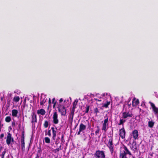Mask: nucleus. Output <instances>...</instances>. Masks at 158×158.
Returning a JSON list of instances; mask_svg holds the SVG:
<instances>
[{"instance_id": "e433bc0d", "label": "nucleus", "mask_w": 158, "mask_h": 158, "mask_svg": "<svg viewBox=\"0 0 158 158\" xmlns=\"http://www.w3.org/2000/svg\"><path fill=\"white\" fill-rule=\"evenodd\" d=\"M47 135L49 136L50 137L51 136V130H49L48 131L47 133Z\"/></svg>"}, {"instance_id": "4c0bfd02", "label": "nucleus", "mask_w": 158, "mask_h": 158, "mask_svg": "<svg viewBox=\"0 0 158 158\" xmlns=\"http://www.w3.org/2000/svg\"><path fill=\"white\" fill-rule=\"evenodd\" d=\"M73 115H71L69 114V118L70 120H71L72 121L73 120Z\"/></svg>"}, {"instance_id": "a211bd4d", "label": "nucleus", "mask_w": 158, "mask_h": 158, "mask_svg": "<svg viewBox=\"0 0 158 158\" xmlns=\"http://www.w3.org/2000/svg\"><path fill=\"white\" fill-rule=\"evenodd\" d=\"M154 123V122L152 121H149L148 122V126L150 128H152L153 127Z\"/></svg>"}, {"instance_id": "6e6552de", "label": "nucleus", "mask_w": 158, "mask_h": 158, "mask_svg": "<svg viewBox=\"0 0 158 158\" xmlns=\"http://www.w3.org/2000/svg\"><path fill=\"white\" fill-rule=\"evenodd\" d=\"M133 138L135 139H138L139 133L138 131L137 130H134L132 133Z\"/></svg>"}, {"instance_id": "c03bdc74", "label": "nucleus", "mask_w": 158, "mask_h": 158, "mask_svg": "<svg viewBox=\"0 0 158 158\" xmlns=\"http://www.w3.org/2000/svg\"><path fill=\"white\" fill-rule=\"evenodd\" d=\"M56 135H52V139L53 140H55V139H56Z\"/></svg>"}, {"instance_id": "3c124183", "label": "nucleus", "mask_w": 158, "mask_h": 158, "mask_svg": "<svg viewBox=\"0 0 158 158\" xmlns=\"http://www.w3.org/2000/svg\"><path fill=\"white\" fill-rule=\"evenodd\" d=\"M48 102L49 103H51V99L50 98H49V99Z\"/></svg>"}, {"instance_id": "c9c22d12", "label": "nucleus", "mask_w": 158, "mask_h": 158, "mask_svg": "<svg viewBox=\"0 0 158 158\" xmlns=\"http://www.w3.org/2000/svg\"><path fill=\"white\" fill-rule=\"evenodd\" d=\"M132 148H133V150H134L135 151L137 150V147L136 144V143H135V145L132 147Z\"/></svg>"}, {"instance_id": "bf43d9fd", "label": "nucleus", "mask_w": 158, "mask_h": 158, "mask_svg": "<svg viewBox=\"0 0 158 158\" xmlns=\"http://www.w3.org/2000/svg\"><path fill=\"white\" fill-rule=\"evenodd\" d=\"M140 158V157H139V158Z\"/></svg>"}, {"instance_id": "f257e3e1", "label": "nucleus", "mask_w": 158, "mask_h": 158, "mask_svg": "<svg viewBox=\"0 0 158 158\" xmlns=\"http://www.w3.org/2000/svg\"><path fill=\"white\" fill-rule=\"evenodd\" d=\"M127 154L129 155H131V153L129 151L127 148L123 145L120 148V158H127L126 155Z\"/></svg>"}, {"instance_id": "37998d69", "label": "nucleus", "mask_w": 158, "mask_h": 158, "mask_svg": "<svg viewBox=\"0 0 158 158\" xmlns=\"http://www.w3.org/2000/svg\"><path fill=\"white\" fill-rule=\"evenodd\" d=\"M139 103V100L138 99H137V100H136L135 102L136 105H137Z\"/></svg>"}, {"instance_id": "a18cd8bd", "label": "nucleus", "mask_w": 158, "mask_h": 158, "mask_svg": "<svg viewBox=\"0 0 158 158\" xmlns=\"http://www.w3.org/2000/svg\"><path fill=\"white\" fill-rule=\"evenodd\" d=\"M4 136V134L2 133V134H1L0 136V138L2 139V138H3Z\"/></svg>"}, {"instance_id": "4be33fe9", "label": "nucleus", "mask_w": 158, "mask_h": 158, "mask_svg": "<svg viewBox=\"0 0 158 158\" xmlns=\"http://www.w3.org/2000/svg\"><path fill=\"white\" fill-rule=\"evenodd\" d=\"M46 100H45L44 98H42V97L40 98V105H43L46 102Z\"/></svg>"}, {"instance_id": "6ab92c4d", "label": "nucleus", "mask_w": 158, "mask_h": 158, "mask_svg": "<svg viewBox=\"0 0 158 158\" xmlns=\"http://www.w3.org/2000/svg\"><path fill=\"white\" fill-rule=\"evenodd\" d=\"M78 102V100L77 99L75 100L73 103V109H75L77 108L76 106L77 105Z\"/></svg>"}, {"instance_id": "1a4fd4ad", "label": "nucleus", "mask_w": 158, "mask_h": 158, "mask_svg": "<svg viewBox=\"0 0 158 158\" xmlns=\"http://www.w3.org/2000/svg\"><path fill=\"white\" fill-rule=\"evenodd\" d=\"M86 126L82 123H81L79 126V131L77 133V135H79L81 131H84L86 128Z\"/></svg>"}, {"instance_id": "aec40b11", "label": "nucleus", "mask_w": 158, "mask_h": 158, "mask_svg": "<svg viewBox=\"0 0 158 158\" xmlns=\"http://www.w3.org/2000/svg\"><path fill=\"white\" fill-rule=\"evenodd\" d=\"M62 146L60 145L58 148H57L54 150L53 152L55 153H56L59 152L60 150H62Z\"/></svg>"}, {"instance_id": "58836bf2", "label": "nucleus", "mask_w": 158, "mask_h": 158, "mask_svg": "<svg viewBox=\"0 0 158 158\" xmlns=\"http://www.w3.org/2000/svg\"><path fill=\"white\" fill-rule=\"evenodd\" d=\"M153 154L151 153L149 155L148 158H153Z\"/></svg>"}, {"instance_id": "2eb2a0df", "label": "nucleus", "mask_w": 158, "mask_h": 158, "mask_svg": "<svg viewBox=\"0 0 158 158\" xmlns=\"http://www.w3.org/2000/svg\"><path fill=\"white\" fill-rule=\"evenodd\" d=\"M18 112V110H16L14 109L12 110V115L14 117H17Z\"/></svg>"}, {"instance_id": "412c9836", "label": "nucleus", "mask_w": 158, "mask_h": 158, "mask_svg": "<svg viewBox=\"0 0 158 158\" xmlns=\"http://www.w3.org/2000/svg\"><path fill=\"white\" fill-rule=\"evenodd\" d=\"M110 104V102H106L102 106V107H105L107 108L108 106Z\"/></svg>"}, {"instance_id": "ddd939ff", "label": "nucleus", "mask_w": 158, "mask_h": 158, "mask_svg": "<svg viewBox=\"0 0 158 158\" xmlns=\"http://www.w3.org/2000/svg\"><path fill=\"white\" fill-rule=\"evenodd\" d=\"M37 116L36 114L33 113L32 115V120L31 121V123H34L35 124V123L37 122Z\"/></svg>"}, {"instance_id": "cd10ccee", "label": "nucleus", "mask_w": 158, "mask_h": 158, "mask_svg": "<svg viewBox=\"0 0 158 158\" xmlns=\"http://www.w3.org/2000/svg\"><path fill=\"white\" fill-rule=\"evenodd\" d=\"M89 106L88 105H86V110L85 111V113H88L89 111Z\"/></svg>"}, {"instance_id": "79ce46f5", "label": "nucleus", "mask_w": 158, "mask_h": 158, "mask_svg": "<svg viewBox=\"0 0 158 158\" xmlns=\"http://www.w3.org/2000/svg\"><path fill=\"white\" fill-rule=\"evenodd\" d=\"M12 125L13 127H15V122L14 121L12 122Z\"/></svg>"}, {"instance_id": "7c9ffc66", "label": "nucleus", "mask_w": 158, "mask_h": 158, "mask_svg": "<svg viewBox=\"0 0 158 158\" xmlns=\"http://www.w3.org/2000/svg\"><path fill=\"white\" fill-rule=\"evenodd\" d=\"M97 129L96 130V131L95 132V135H97L98 133H99V128L98 126H97Z\"/></svg>"}, {"instance_id": "864d4df0", "label": "nucleus", "mask_w": 158, "mask_h": 158, "mask_svg": "<svg viewBox=\"0 0 158 158\" xmlns=\"http://www.w3.org/2000/svg\"><path fill=\"white\" fill-rule=\"evenodd\" d=\"M57 138H58V140H59V139H60V137H58Z\"/></svg>"}, {"instance_id": "6e6d98bb", "label": "nucleus", "mask_w": 158, "mask_h": 158, "mask_svg": "<svg viewBox=\"0 0 158 158\" xmlns=\"http://www.w3.org/2000/svg\"><path fill=\"white\" fill-rule=\"evenodd\" d=\"M102 110L103 109V107H102L100 108Z\"/></svg>"}, {"instance_id": "ea45409f", "label": "nucleus", "mask_w": 158, "mask_h": 158, "mask_svg": "<svg viewBox=\"0 0 158 158\" xmlns=\"http://www.w3.org/2000/svg\"><path fill=\"white\" fill-rule=\"evenodd\" d=\"M59 143V140H58V138H57L56 141H55V144L57 145Z\"/></svg>"}, {"instance_id": "20e7f679", "label": "nucleus", "mask_w": 158, "mask_h": 158, "mask_svg": "<svg viewBox=\"0 0 158 158\" xmlns=\"http://www.w3.org/2000/svg\"><path fill=\"white\" fill-rule=\"evenodd\" d=\"M95 156L96 158H105L104 151L98 150L96 151Z\"/></svg>"}, {"instance_id": "de8ad7c7", "label": "nucleus", "mask_w": 158, "mask_h": 158, "mask_svg": "<svg viewBox=\"0 0 158 158\" xmlns=\"http://www.w3.org/2000/svg\"><path fill=\"white\" fill-rule=\"evenodd\" d=\"M52 103L53 104V108H55L56 104V102H55V103Z\"/></svg>"}, {"instance_id": "393cba45", "label": "nucleus", "mask_w": 158, "mask_h": 158, "mask_svg": "<svg viewBox=\"0 0 158 158\" xmlns=\"http://www.w3.org/2000/svg\"><path fill=\"white\" fill-rule=\"evenodd\" d=\"M5 120L6 122L7 123L10 122L11 120V118L9 116L6 117L5 119Z\"/></svg>"}, {"instance_id": "f3484780", "label": "nucleus", "mask_w": 158, "mask_h": 158, "mask_svg": "<svg viewBox=\"0 0 158 158\" xmlns=\"http://www.w3.org/2000/svg\"><path fill=\"white\" fill-rule=\"evenodd\" d=\"M51 129L52 130V135H56V130H57L56 127L55 128L54 127H51Z\"/></svg>"}, {"instance_id": "423d86ee", "label": "nucleus", "mask_w": 158, "mask_h": 158, "mask_svg": "<svg viewBox=\"0 0 158 158\" xmlns=\"http://www.w3.org/2000/svg\"><path fill=\"white\" fill-rule=\"evenodd\" d=\"M149 103L150 104L154 114L158 115V108L156 107L155 104L151 102H149Z\"/></svg>"}, {"instance_id": "72a5a7b5", "label": "nucleus", "mask_w": 158, "mask_h": 158, "mask_svg": "<svg viewBox=\"0 0 158 158\" xmlns=\"http://www.w3.org/2000/svg\"><path fill=\"white\" fill-rule=\"evenodd\" d=\"M125 122V120H123L122 119H120V123H119V125H120L123 124V123Z\"/></svg>"}, {"instance_id": "9d476101", "label": "nucleus", "mask_w": 158, "mask_h": 158, "mask_svg": "<svg viewBox=\"0 0 158 158\" xmlns=\"http://www.w3.org/2000/svg\"><path fill=\"white\" fill-rule=\"evenodd\" d=\"M119 135L122 139H124L125 138V131L124 127H123L121 129L119 130Z\"/></svg>"}, {"instance_id": "f8f14e48", "label": "nucleus", "mask_w": 158, "mask_h": 158, "mask_svg": "<svg viewBox=\"0 0 158 158\" xmlns=\"http://www.w3.org/2000/svg\"><path fill=\"white\" fill-rule=\"evenodd\" d=\"M133 115L132 113H130L127 112H124L123 113V116L124 118H126L128 117H131L133 116Z\"/></svg>"}, {"instance_id": "603ef678", "label": "nucleus", "mask_w": 158, "mask_h": 158, "mask_svg": "<svg viewBox=\"0 0 158 158\" xmlns=\"http://www.w3.org/2000/svg\"><path fill=\"white\" fill-rule=\"evenodd\" d=\"M13 141H14V139L13 137H12L11 142H13Z\"/></svg>"}, {"instance_id": "bb28decb", "label": "nucleus", "mask_w": 158, "mask_h": 158, "mask_svg": "<svg viewBox=\"0 0 158 158\" xmlns=\"http://www.w3.org/2000/svg\"><path fill=\"white\" fill-rule=\"evenodd\" d=\"M104 118H105V119L104 120V122L103 123L108 124L107 123L108 120V117L107 116V115L105 116Z\"/></svg>"}, {"instance_id": "09e8293b", "label": "nucleus", "mask_w": 158, "mask_h": 158, "mask_svg": "<svg viewBox=\"0 0 158 158\" xmlns=\"http://www.w3.org/2000/svg\"><path fill=\"white\" fill-rule=\"evenodd\" d=\"M55 98H54L52 99V103H55V102H56V101H55Z\"/></svg>"}, {"instance_id": "13d9d810", "label": "nucleus", "mask_w": 158, "mask_h": 158, "mask_svg": "<svg viewBox=\"0 0 158 158\" xmlns=\"http://www.w3.org/2000/svg\"><path fill=\"white\" fill-rule=\"evenodd\" d=\"M40 158H43V157H41Z\"/></svg>"}, {"instance_id": "a19ab883", "label": "nucleus", "mask_w": 158, "mask_h": 158, "mask_svg": "<svg viewBox=\"0 0 158 158\" xmlns=\"http://www.w3.org/2000/svg\"><path fill=\"white\" fill-rule=\"evenodd\" d=\"M39 149L37 150V153H40L41 152V150L40 148Z\"/></svg>"}, {"instance_id": "c756f323", "label": "nucleus", "mask_w": 158, "mask_h": 158, "mask_svg": "<svg viewBox=\"0 0 158 158\" xmlns=\"http://www.w3.org/2000/svg\"><path fill=\"white\" fill-rule=\"evenodd\" d=\"M64 135H62L61 137V143H64V142H65L64 139Z\"/></svg>"}, {"instance_id": "f03ea898", "label": "nucleus", "mask_w": 158, "mask_h": 158, "mask_svg": "<svg viewBox=\"0 0 158 158\" xmlns=\"http://www.w3.org/2000/svg\"><path fill=\"white\" fill-rule=\"evenodd\" d=\"M57 106L58 111L61 113L62 115L65 116L66 114V111L64 106L60 104H58Z\"/></svg>"}, {"instance_id": "c85d7f7f", "label": "nucleus", "mask_w": 158, "mask_h": 158, "mask_svg": "<svg viewBox=\"0 0 158 158\" xmlns=\"http://www.w3.org/2000/svg\"><path fill=\"white\" fill-rule=\"evenodd\" d=\"M94 112L95 114H97L98 113H99V112L98 111V108L96 107L94 109Z\"/></svg>"}, {"instance_id": "4468645a", "label": "nucleus", "mask_w": 158, "mask_h": 158, "mask_svg": "<svg viewBox=\"0 0 158 158\" xmlns=\"http://www.w3.org/2000/svg\"><path fill=\"white\" fill-rule=\"evenodd\" d=\"M46 113V112L43 109H41L40 110H38L37 111V113L38 114H40L41 115H44Z\"/></svg>"}, {"instance_id": "b1692460", "label": "nucleus", "mask_w": 158, "mask_h": 158, "mask_svg": "<svg viewBox=\"0 0 158 158\" xmlns=\"http://www.w3.org/2000/svg\"><path fill=\"white\" fill-rule=\"evenodd\" d=\"M44 140L46 143H50V139L48 137H45Z\"/></svg>"}, {"instance_id": "dca6fc26", "label": "nucleus", "mask_w": 158, "mask_h": 158, "mask_svg": "<svg viewBox=\"0 0 158 158\" xmlns=\"http://www.w3.org/2000/svg\"><path fill=\"white\" fill-rule=\"evenodd\" d=\"M108 125L103 123L102 124V130H103L104 132H105L106 131L108 127L107 128V127H108Z\"/></svg>"}, {"instance_id": "0eeeda50", "label": "nucleus", "mask_w": 158, "mask_h": 158, "mask_svg": "<svg viewBox=\"0 0 158 158\" xmlns=\"http://www.w3.org/2000/svg\"><path fill=\"white\" fill-rule=\"evenodd\" d=\"M53 122L54 124H57L59 123V120L58 118V114L56 112L53 113Z\"/></svg>"}, {"instance_id": "5fc2aeb1", "label": "nucleus", "mask_w": 158, "mask_h": 158, "mask_svg": "<svg viewBox=\"0 0 158 158\" xmlns=\"http://www.w3.org/2000/svg\"><path fill=\"white\" fill-rule=\"evenodd\" d=\"M78 125V124H77L76 126L75 127V128H76L77 127V126Z\"/></svg>"}, {"instance_id": "473e14b6", "label": "nucleus", "mask_w": 158, "mask_h": 158, "mask_svg": "<svg viewBox=\"0 0 158 158\" xmlns=\"http://www.w3.org/2000/svg\"><path fill=\"white\" fill-rule=\"evenodd\" d=\"M6 151H3L2 152L1 154V155L2 158H4V155L6 153Z\"/></svg>"}, {"instance_id": "39448f33", "label": "nucleus", "mask_w": 158, "mask_h": 158, "mask_svg": "<svg viewBox=\"0 0 158 158\" xmlns=\"http://www.w3.org/2000/svg\"><path fill=\"white\" fill-rule=\"evenodd\" d=\"M24 131L22 133L21 139V149L23 152H25V142H24Z\"/></svg>"}, {"instance_id": "49530a36", "label": "nucleus", "mask_w": 158, "mask_h": 158, "mask_svg": "<svg viewBox=\"0 0 158 158\" xmlns=\"http://www.w3.org/2000/svg\"><path fill=\"white\" fill-rule=\"evenodd\" d=\"M94 100L95 101H98V102H101L102 101L101 100L98 99L97 98H94Z\"/></svg>"}, {"instance_id": "5701e85b", "label": "nucleus", "mask_w": 158, "mask_h": 158, "mask_svg": "<svg viewBox=\"0 0 158 158\" xmlns=\"http://www.w3.org/2000/svg\"><path fill=\"white\" fill-rule=\"evenodd\" d=\"M43 126L45 128H47L48 126V122L47 120H45L43 124Z\"/></svg>"}, {"instance_id": "8fccbe9b", "label": "nucleus", "mask_w": 158, "mask_h": 158, "mask_svg": "<svg viewBox=\"0 0 158 158\" xmlns=\"http://www.w3.org/2000/svg\"><path fill=\"white\" fill-rule=\"evenodd\" d=\"M63 101V99L62 98H61L59 100V102L60 103L61 102Z\"/></svg>"}, {"instance_id": "7ed1b4c3", "label": "nucleus", "mask_w": 158, "mask_h": 158, "mask_svg": "<svg viewBox=\"0 0 158 158\" xmlns=\"http://www.w3.org/2000/svg\"><path fill=\"white\" fill-rule=\"evenodd\" d=\"M108 141V143L107 144V146L108 147L110 150V151L112 152L113 151V138L112 136H108V139H107Z\"/></svg>"}, {"instance_id": "a878e982", "label": "nucleus", "mask_w": 158, "mask_h": 158, "mask_svg": "<svg viewBox=\"0 0 158 158\" xmlns=\"http://www.w3.org/2000/svg\"><path fill=\"white\" fill-rule=\"evenodd\" d=\"M20 98L19 96L15 97L13 98V101L15 102H17L19 101Z\"/></svg>"}, {"instance_id": "4d7b16f0", "label": "nucleus", "mask_w": 158, "mask_h": 158, "mask_svg": "<svg viewBox=\"0 0 158 158\" xmlns=\"http://www.w3.org/2000/svg\"><path fill=\"white\" fill-rule=\"evenodd\" d=\"M47 131V130H46L45 131Z\"/></svg>"}, {"instance_id": "9b49d317", "label": "nucleus", "mask_w": 158, "mask_h": 158, "mask_svg": "<svg viewBox=\"0 0 158 158\" xmlns=\"http://www.w3.org/2000/svg\"><path fill=\"white\" fill-rule=\"evenodd\" d=\"M11 139V135L9 133H8L6 140V143L7 145H9L10 143Z\"/></svg>"}, {"instance_id": "2f4dec72", "label": "nucleus", "mask_w": 158, "mask_h": 158, "mask_svg": "<svg viewBox=\"0 0 158 158\" xmlns=\"http://www.w3.org/2000/svg\"><path fill=\"white\" fill-rule=\"evenodd\" d=\"M74 111H75V109H72L71 111V112L70 113V114L74 116Z\"/></svg>"}, {"instance_id": "f704fd0d", "label": "nucleus", "mask_w": 158, "mask_h": 158, "mask_svg": "<svg viewBox=\"0 0 158 158\" xmlns=\"http://www.w3.org/2000/svg\"><path fill=\"white\" fill-rule=\"evenodd\" d=\"M41 153H37L36 154V156L35 158H39L41 156Z\"/></svg>"}]
</instances>
